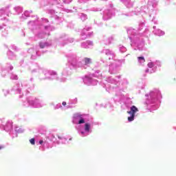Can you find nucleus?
<instances>
[{
	"label": "nucleus",
	"instance_id": "obj_5",
	"mask_svg": "<svg viewBox=\"0 0 176 176\" xmlns=\"http://www.w3.org/2000/svg\"><path fill=\"white\" fill-rule=\"evenodd\" d=\"M90 61H91V59L89 58H85V64H90Z\"/></svg>",
	"mask_w": 176,
	"mask_h": 176
},
{
	"label": "nucleus",
	"instance_id": "obj_8",
	"mask_svg": "<svg viewBox=\"0 0 176 176\" xmlns=\"http://www.w3.org/2000/svg\"><path fill=\"white\" fill-rule=\"evenodd\" d=\"M46 47V44L40 43V47L41 49H44Z\"/></svg>",
	"mask_w": 176,
	"mask_h": 176
},
{
	"label": "nucleus",
	"instance_id": "obj_11",
	"mask_svg": "<svg viewBox=\"0 0 176 176\" xmlns=\"http://www.w3.org/2000/svg\"><path fill=\"white\" fill-rule=\"evenodd\" d=\"M39 144H43V140H40Z\"/></svg>",
	"mask_w": 176,
	"mask_h": 176
},
{
	"label": "nucleus",
	"instance_id": "obj_6",
	"mask_svg": "<svg viewBox=\"0 0 176 176\" xmlns=\"http://www.w3.org/2000/svg\"><path fill=\"white\" fill-rule=\"evenodd\" d=\"M30 142L32 144V145H35V138L30 139Z\"/></svg>",
	"mask_w": 176,
	"mask_h": 176
},
{
	"label": "nucleus",
	"instance_id": "obj_9",
	"mask_svg": "<svg viewBox=\"0 0 176 176\" xmlns=\"http://www.w3.org/2000/svg\"><path fill=\"white\" fill-rule=\"evenodd\" d=\"M148 67L149 68H153V63H152V62L148 63Z\"/></svg>",
	"mask_w": 176,
	"mask_h": 176
},
{
	"label": "nucleus",
	"instance_id": "obj_3",
	"mask_svg": "<svg viewBox=\"0 0 176 176\" xmlns=\"http://www.w3.org/2000/svg\"><path fill=\"white\" fill-rule=\"evenodd\" d=\"M85 131H87V132L90 131V124L89 123L85 124Z\"/></svg>",
	"mask_w": 176,
	"mask_h": 176
},
{
	"label": "nucleus",
	"instance_id": "obj_1",
	"mask_svg": "<svg viewBox=\"0 0 176 176\" xmlns=\"http://www.w3.org/2000/svg\"><path fill=\"white\" fill-rule=\"evenodd\" d=\"M137 112H138V108H137L135 106H132L131 107V111H127V113H129V115H131V116L128 117L129 122H133V120H134V118Z\"/></svg>",
	"mask_w": 176,
	"mask_h": 176
},
{
	"label": "nucleus",
	"instance_id": "obj_12",
	"mask_svg": "<svg viewBox=\"0 0 176 176\" xmlns=\"http://www.w3.org/2000/svg\"><path fill=\"white\" fill-rule=\"evenodd\" d=\"M1 149H3V146H0V151H1Z\"/></svg>",
	"mask_w": 176,
	"mask_h": 176
},
{
	"label": "nucleus",
	"instance_id": "obj_4",
	"mask_svg": "<svg viewBox=\"0 0 176 176\" xmlns=\"http://www.w3.org/2000/svg\"><path fill=\"white\" fill-rule=\"evenodd\" d=\"M138 59L139 60V61H142L143 63H145V58H144V56H138Z\"/></svg>",
	"mask_w": 176,
	"mask_h": 176
},
{
	"label": "nucleus",
	"instance_id": "obj_2",
	"mask_svg": "<svg viewBox=\"0 0 176 176\" xmlns=\"http://www.w3.org/2000/svg\"><path fill=\"white\" fill-rule=\"evenodd\" d=\"M82 115L79 113H76L74 114V119H82Z\"/></svg>",
	"mask_w": 176,
	"mask_h": 176
},
{
	"label": "nucleus",
	"instance_id": "obj_10",
	"mask_svg": "<svg viewBox=\"0 0 176 176\" xmlns=\"http://www.w3.org/2000/svg\"><path fill=\"white\" fill-rule=\"evenodd\" d=\"M62 105H63L64 107H65V105H67V102H63Z\"/></svg>",
	"mask_w": 176,
	"mask_h": 176
},
{
	"label": "nucleus",
	"instance_id": "obj_7",
	"mask_svg": "<svg viewBox=\"0 0 176 176\" xmlns=\"http://www.w3.org/2000/svg\"><path fill=\"white\" fill-rule=\"evenodd\" d=\"M85 123V120L82 118H80V120L78 121V124H82Z\"/></svg>",
	"mask_w": 176,
	"mask_h": 176
}]
</instances>
